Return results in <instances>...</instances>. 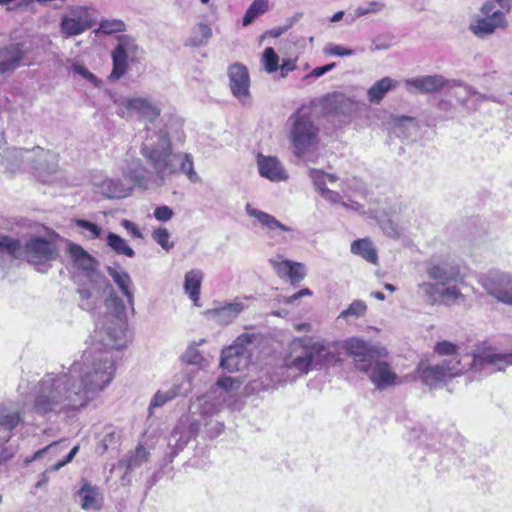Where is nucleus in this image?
Listing matches in <instances>:
<instances>
[{"mask_svg": "<svg viewBox=\"0 0 512 512\" xmlns=\"http://www.w3.org/2000/svg\"><path fill=\"white\" fill-rule=\"evenodd\" d=\"M110 293L105 300L115 317L94 331V343L67 371L47 373L32 390V410L39 415H69L83 409L112 380L114 361L111 350L126 346L125 304L107 282Z\"/></svg>", "mask_w": 512, "mask_h": 512, "instance_id": "nucleus-1", "label": "nucleus"}, {"mask_svg": "<svg viewBox=\"0 0 512 512\" xmlns=\"http://www.w3.org/2000/svg\"><path fill=\"white\" fill-rule=\"evenodd\" d=\"M332 360L334 355L323 342L309 337L296 338L289 344L282 365L251 381V390L260 392L275 389L278 385L295 381L317 366L328 364Z\"/></svg>", "mask_w": 512, "mask_h": 512, "instance_id": "nucleus-2", "label": "nucleus"}, {"mask_svg": "<svg viewBox=\"0 0 512 512\" xmlns=\"http://www.w3.org/2000/svg\"><path fill=\"white\" fill-rule=\"evenodd\" d=\"M141 154L152 169L155 182L164 185L174 175L183 173L197 183L200 178L194 170L193 159L187 153H173L169 135L164 130L148 133L141 146Z\"/></svg>", "mask_w": 512, "mask_h": 512, "instance_id": "nucleus-3", "label": "nucleus"}, {"mask_svg": "<svg viewBox=\"0 0 512 512\" xmlns=\"http://www.w3.org/2000/svg\"><path fill=\"white\" fill-rule=\"evenodd\" d=\"M346 349L355 368L365 374L378 390L397 384L398 375L386 361V348L359 338H351L346 341Z\"/></svg>", "mask_w": 512, "mask_h": 512, "instance_id": "nucleus-4", "label": "nucleus"}, {"mask_svg": "<svg viewBox=\"0 0 512 512\" xmlns=\"http://www.w3.org/2000/svg\"><path fill=\"white\" fill-rule=\"evenodd\" d=\"M0 255L13 259L23 257L39 272H46L50 267L49 262L57 259L58 250L53 242L42 237H33L22 247L18 239L5 236L0 239Z\"/></svg>", "mask_w": 512, "mask_h": 512, "instance_id": "nucleus-5", "label": "nucleus"}, {"mask_svg": "<svg viewBox=\"0 0 512 512\" xmlns=\"http://www.w3.org/2000/svg\"><path fill=\"white\" fill-rule=\"evenodd\" d=\"M287 125L294 155L302 157L317 147L320 129L306 109L301 108L293 113L288 118Z\"/></svg>", "mask_w": 512, "mask_h": 512, "instance_id": "nucleus-6", "label": "nucleus"}, {"mask_svg": "<svg viewBox=\"0 0 512 512\" xmlns=\"http://www.w3.org/2000/svg\"><path fill=\"white\" fill-rule=\"evenodd\" d=\"M143 50L137 44L136 39L127 34L117 37V45L111 52L113 68L108 76L111 82H115L122 78L128 71L129 62L138 60Z\"/></svg>", "mask_w": 512, "mask_h": 512, "instance_id": "nucleus-7", "label": "nucleus"}, {"mask_svg": "<svg viewBox=\"0 0 512 512\" xmlns=\"http://www.w3.org/2000/svg\"><path fill=\"white\" fill-rule=\"evenodd\" d=\"M512 365V354L498 351L497 348L483 343L472 352L471 368L480 373L491 374L503 371Z\"/></svg>", "mask_w": 512, "mask_h": 512, "instance_id": "nucleus-8", "label": "nucleus"}, {"mask_svg": "<svg viewBox=\"0 0 512 512\" xmlns=\"http://www.w3.org/2000/svg\"><path fill=\"white\" fill-rule=\"evenodd\" d=\"M463 371L461 360L445 359L436 365L424 366L420 364L417 367L419 379L430 388L438 387L448 380L458 376Z\"/></svg>", "mask_w": 512, "mask_h": 512, "instance_id": "nucleus-9", "label": "nucleus"}, {"mask_svg": "<svg viewBox=\"0 0 512 512\" xmlns=\"http://www.w3.org/2000/svg\"><path fill=\"white\" fill-rule=\"evenodd\" d=\"M245 211L257 220L266 236L276 243H287L294 239L293 228L281 223L273 215L253 207L250 203L246 204Z\"/></svg>", "mask_w": 512, "mask_h": 512, "instance_id": "nucleus-10", "label": "nucleus"}, {"mask_svg": "<svg viewBox=\"0 0 512 512\" xmlns=\"http://www.w3.org/2000/svg\"><path fill=\"white\" fill-rule=\"evenodd\" d=\"M34 154L46 157L48 161L45 168L39 167V169L51 170L55 167L54 156L51 154V151L46 150L40 146H35L32 149L16 147L8 149L5 153V156L2 157V165L9 172L15 173L22 168H27L28 161L32 159Z\"/></svg>", "mask_w": 512, "mask_h": 512, "instance_id": "nucleus-11", "label": "nucleus"}, {"mask_svg": "<svg viewBox=\"0 0 512 512\" xmlns=\"http://www.w3.org/2000/svg\"><path fill=\"white\" fill-rule=\"evenodd\" d=\"M425 272L431 281L441 286L463 283L464 275L459 264L449 258H431L426 262Z\"/></svg>", "mask_w": 512, "mask_h": 512, "instance_id": "nucleus-12", "label": "nucleus"}, {"mask_svg": "<svg viewBox=\"0 0 512 512\" xmlns=\"http://www.w3.org/2000/svg\"><path fill=\"white\" fill-rule=\"evenodd\" d=\"M95 23L91 8L71 6L68 8V13L61 17L60 31L66 38H70L84 33Z\"/></svg>", "mask_w": 512, "mask_h": 512, "instance_id": "nucleus-13", "label": "nucleus"}, {"mask_svg": "<svg viewBox=\"0 0 512 512\" xmlns=\"http://www.w3.org/2000/svg\"><path fill=\"white\" fill-rule=\"evenodd\" d=\"M249 341L250 337L248 335H241L234 345L224 349L221 355L220 367L230 373L247 369L251 363V355L244 343Z\"/></svg>", "mask_w": 512, "mask_h": 512, "instance_id": "nucleus-14", "label": "nucleus"}, {"mask_svg": "<svg viewBox=\"0 0 512 512\" xmlns=\"http://www.w3.org/2000/svg\"><path fill=\"white\" fill-rule=\"evenodd\" d=\"M114 103L122 105L126 109H132L135 116L149 123H154L162 111L160 103L148 96L118 98L114 99Z\"/></svg>", "mask_w": 512, "mask_h": 512, "instance_id": "nucleus-15", "label": "nucleus"}, {"mask_svg": "<svg viewBox=\"0 0 512 512\" xmlns=\"http://www.w3.org/2000/svg\"><path fill=\"white\" fill-rule=\"evenodd\" d=\"M199 430L200 423L197 420L191 417L181 418L168 439L171 457L176 456L179 451L183 450L189 441L198 435Z\"/></svg>", "mask_w": 512, "mask_h": 512, "instance_id": "nucleus-16", "label": "nucleus"}, {"mask_svg": "<svg viewBox=\"0 0 512 512\" xmlns=\"http://www.w3.org/2000/svg\"><path fill=\"white\" fill-rule=\"evenodd\" d=\"M462 84L457 80H449L443 75H425L405 80L407 90L414 88L417 92L422 94L435 93L445 87L454 88Z\"/></svg>", "mask_w": 512, "mask_h": 512, "instance_id": "nucleus-17", "label": "nucleus"}, {"mask_svg": "<svg viewBox=\"0 0 512 512\" xmlns=\"http://www.w3.org/2000/svg\"><path fill=\"white\" fill-rule=\"evenodd\" d=\"M483 287L498 301L512 305V275L500 272L491 273L484 279Z\"/></svg>", "mask_w": 512, "mask_h": 512, "instance_id": "nucleus-18", "label": "nucleus"}, {"mask_svg": "<svg viewBox=\"0 0 512 512\" xmlns=\"http://www.w3.org/2000/svg\"><path fill=\"white\" fill-rule=\"evenodd\" d=\"M191 390L192 381L189 375L185 374L176 377L168 389L158 390L154 394L149 405V413L152 414L154 408L162 407L176 397L186 396Z\"/></svg>", "mask_w": 512, "mask_h": 512, "instance_id": "nucleus-19", "label": "nucleus"}, {"mask_svg": "<svg viewBox=\"0 0 512 512\" xmlns=\"http://www.w3.org/2000/svg\"><path fill=\"white\" fill-rule=\"evenodd\" d=\"M228 77L232 94L243 101L249 96L250 78L247 68L241 63H234L228 68Z\"/></svg>", "mask_w": 512, "mask_h": 512, "instance_id": "nucleus-20", "label": "nucleus"}, {"mask_svg": "<svg viewBox=\"0 0 512 512\" xmlns=\"http://www.w3.org/2000/svg\"><path fill=\"white\" fill-rule=\"evenodd\" d=\"M25 56L20 43H10L0 47V75L12 73L18 67Z\"/></svg>", "mask_w": 512, "mask_h": 512, "instance_id": "nucleus-21", "label": "nucleus"}, {"mask_svg": "<svg viewBox=\"0 0 512 512\" xmlns=\"http://www.w3.org/2000/svg\"><path fill=\"white\" fill-rule=\"evenodd\" d=\"M355 102L342 93H332L322 100L323 111L328 115L348 116L355 110Z\"/></svg>", "mask_w": 512, "mask_h": 512, "instance_id": "nucleus-22", "label": "nucleus"}, {"mask_svg": "<svg viewBox=\"0 0 512 512\" xmlns=\"http://www.w3.org/2000/svg\"><path fill=\"white\" fill-rule=\"evenodd\" d=\"M506 26L507 20L504 13L497 10L491 16L477 19L474 24L470 25V30L475 36L483 38L493 34L497 28H505Z\"/></svg>", "mask_w": 512, "mask_h": 512, "instance_id": "nucleus-23", "label": "nucleus"}, {"mask_svg": "<svg viewBox=\"0 0 512 512\" xmlns=\"http://www.w3.org/2000/svg\"><path fill=\"white\" fill-rule=\"evenodd\" d=\"M257 165L260 175L270 181L279 182L288 178L283 165L276 157L258 155Z\"/></svg>", "mask_w": 512, "mask_h": 512, "instance_id": "nucleus-24", "label": "nucleus"}, {"mask_svg": "<svg viewBox=\"0 0 512 512\" xmlns=\"http://www.w3.org/2000/svg\"><path fill=\"white\" fill-rule=\"evenodd\" d=\"M67 252L74 265L88 275L94 273L99 265L98 261L85 251L80 245L73 242L67 244Z\"/></svg>", "mask_w": 512, "mask_h": 512, "instance_id": "nucleus-25", "label": "nucleus"}, {"mask_svg": "<svg viewBox=\"0 0 512 512\" xmlns=\"http://www.w3.org/2000/svg\"><path fill=\"white\" fill-rule=\"evenodd\" d=\"M107 273L113 279L115 284L118 286L122 294L126 297L128 304L132 311H134V295H133V283L130 275L123 270L119 264L114 266H108L106 268Z\"/></svg>", "mask_w": 512, "mask_h": 512, "instance_id": "nucleus-26", "label": "nucleus"}, {"mask_svg": "<svg viewBox=\"0 0 512 512\" xmlns=\"http://www.w3.org/2000/svg\"><path fill=\"white\" fill-rule=\"evenodd\" d=\"M96 192L109 199H121L130 195L131 187L120 179L105 178L99 183L95 182Z\"/></svg>", "mask_w": 512, "mask_h": 512, "instance_id": "nucleus-27", "label": "nucleus"}, {"mask_svg": "<svg viewBox=\"0 0 512 512\" xmlns=\"http://www.w3.org/2000/svg\"><path fill=\"white\" fill-rule=\"evenodd\" d=\"M245 306L240 301L226 303L223 306L209 309L206 314L210 315L220 324L231 323L244 310Z\"/></svg>", "mask_w": 512, "mask_h": 512, "instance_id": "nucleus-28", "label": "nucleus"}, {"mask_svg": "<svg viewBox=\"0 0 512 512\" xmlns=\"http://www.w3.org/2000/svg\"><path fill=\"white\" fill-rule=\"evenodd\" d=\"M23 416L18 411L2 410L0 412V442L7 443L13 430L22 422Z\"/></svg>", "mask_w": 512, "mask_h": 512, "instance_id": "nucleus-29", "label": "nucleus"}, {"mask_svg": "<svg viewBox=\"0 0 512 512\" xmlns=\"http://www.w3.org/2000/svg\"><path fill=\"white\" fill-rule=\"evenodd\" d=\"M397 85V81L390 77H383L376 81L367 91V100L371 104H379L385 95Z\"/></svg>", "mask_w": 512, "mask_h": 512, "instance_id": "nucleus-30", "label": "nucleus"}, {"mask_svg": "<svg viewBox=\"0 0 512 512\" xmlns=\"http://www.w3.org/2000/svg\"><path fill=\"white\" fill-rule=\"evenodd\" d=\"M51 154L54 156V161H55V167L51 170L39 169V167L45 168V166L47 165L48 161H47L46 157H42V156L34 154L32 156V159H30L28 161L27 168L32 169L34 171L35 176L43 183L48 182L49 177L54 175L58 170L57 155L52 151H51Z\"/></svg>", "mask_w": 512, "mask_h": 512, "instance_id": "nucleus-31", "label": "nucleus"}, {"mask_svg": "<svg viewBox=\"0 0 512 512\" xmlns=\"http://www.w3.org/2000/svg\"><path fill=\"white\" fill-rule=\"evenodd\" d=\"M78 495L81 497V507L85 510L88 509H100L99 504V489L97 486H92L86 479H82V486L78 491Z\"/></svg>", "mask_w": 512, "mask_h": 512, "instance_id": "nucleus-32", "label": "nucleus"}, {"mask_svg": "<svg viewBox=\"0 0 512 512\" xmlns=\"http://www.w3.org/2000/svg\"><path fill=\"white\" fill-rule=\"evenodd\" d=\"M149 452L142 446L137 447L131 452L126 459L119 461L118 465L120 468L125 469V475L138 468L144 462L148 460Z\"/></svg>", "mask_w": 512, "mask_h": 512, "instance_id": "nucleus-33", "label": "nucleus"}, {"mask_svg": "<svg viewBox=\"0 0 512 512\" xmlns=\"http://www.w3.org/2000/svg\"><path fill=\"white\" fill-rule=\"evenodd\" d=\"M212 37V29L206 23H198L191 30V36L186 41V46H205Z\"/></svg>", "mask_w": 512, "mask_h": 512, "instance_id": "nucleus-34", "label": "nucleus"}, {"mask_svg": "<svg viewBox=\"0 0 512 512\" xmlns=\"http://www.w3.org/2000/svg\"><path fill=\"white\" fill-rule=\"evenodd\" d=\"M123 176L133 185L144 187L146 185L145 168L140 160H134L123 168Z\"/></svg>", "mask_w": 512, "mask_h": 512, "instance_id": "nucleus-35", "label": "nucleus"}, {"mask_svg": "<svg viewBox=\"0 0 512 512\" xmlns=\"http://www.w3.org/2000/svg\"><path fill=\"white\" fill-rule=\"evenodd\" d=\"M202 278L203 273L200 270H191L185 274L184 289L194 302L199 300Z\"/></svg>", "mask_w": 512, "mask_h": 512, "instance_id": "nucleus-36", "label": "nucleus"}, {"mask_svg": "<svg viewBox=\"0 0 512 512\" xmlns=\"http://www.w3.org/2000/svg\"><path fill=\"white\" fill-rule=\"evenodd\" d=\"M351 252L363 257L370 263H376L378 256L372 243L367 239L355 240L351 244Z\"/></svg>", "mask_w": 512, "mask_h": 512, "instance_id": "nucleus-37", "label": "nucleus"}, {"mask_svg": "<svg viewBox=\"0 0 512 512\" xmlns=\"http://www.w3.org/2000/svg\"><path fill=\"white\" fill-rule=\"evenodd\" d=\"M440 289L439 296L441 302L446 306L464 303L466 301L465 295L460 291L459 287L452 283Z\"/></svg>", "mask_w": 512, "mask_h": 512, "instance_id": "nucleus-38", "label": "nucleus"}, {"mask_svg": "<svg viewBox=\"0 0 512 512\" xmlns=\"http://www.w3.org/2000/svg\"><path fill=\"white\" fill-rule=\"evenodd\" d=\"M106 242L107 246L117 255H124L130 258L135 255V251L128 245L127 241L113 232L107 234Z\"/></svg>", "mask_w": 512, "mask_h": 512, "instance_id": "nucleus-39", "label": "nucleus"}, {"mask_svg": "<svg viewBox=\"0 0 512 512\" xmlns=\"http://www.w3.org/2000/svg\"><path fill=\"white\" fill-rule=\"evenodd\" d=\"M80 302L79 306L86 311L94 310L100 303L98 292H94L86 287H80L78 290Z\"/></svg>", "mask_w": 512, "mask_h": 512, "instance_id": "nucleus-40", "label": "nucleus"}, {"mask_svg": "<svg viewBox=\"0 0 512 512\" xmlns=\"http://www.w3.org/2000/svg\"><path fill=\"white\" fill-rule=\"evenodd\" d=\"M268 0H254L243 17V26L250 25L257 17L268 10Z\"/></svg>", "mask_w": 512, "mask_h": 512, "instance_id": "nucleus-41", "label": "nucleus"}, {"mask_svg": "<svg viewBox=\"0 0 512 512\" xmlns=\"http://www.w3.org/2000/svg\"><path fill=\"white\" fill-rule=\"evenodd\" d=\"M124 31H126L124 21L120 19H103L100 21L99 28L95 32L110 35Z\"/></svg>", "mask_w": 512, "mask_h": 512, "instance_id": "nucleus-42", "label": "nucleus"}, {"mask_svg": "<svg viewBox=\"0 0 512 512\" xmlns=\"http://www.w3.org/2000/svg\"><path fill=\"white\" fill-rule=\"evenodd\" d=\"M309 176L313 181L316 189L321 193L324 189H328L326 187V180L328 179L330 182H335L337 177L333 174L325 173L322 170L311 169L309 171Z\"/></svg>", "mask_w": 512, "mask_h": 512, "instance_id": "nucleus-43", "label": "nucleus"}, {"mask_svg": "<svg viewBox=\"0 0 512 512\" xmlns=\"http://www.w3.org/2000/svg\"><path fill=\"white\" fill-rule=\"evenodd\" d=\"M459 347L447 340L438 341L433 348L434 353L439 356H451V359L460 360L458 354Z\"/></svg>", "mask_w": 512, "mask_h": 512, "instance_id": "nucleus-44", "label": "nucleus"}, {"mask_svg": "<svg viewBox=\"0 0 512 512\" xmlns=\"http://www.w3.org/2000/svg\"><path fill=\"white\" fill-rule=\"evenodd\" d=\"M439 286L435 281H425L417 285L419 291L427 298V303L430 305H434L437 302L436 295H439Z\"/></svg>", "mask_w": 512, "mask_h": 512, "instance_id": "nucleus-45", "label": "nucleus"}, {"mask_svg": "<svg viewBox=\"0 0 512 512\" xmlns=\"http://www.w3.org/2000/svg\"><path fill=\"white\" fill-rule=\"evenodd\" d=\"M367 305L362 300H354L347 309L343 310L339 318L348 319L349 317H361L366 313Z\"/></svg>", "mask_w": 512, "mask_h": 512, "instance_id": "nucleus-46", "label": "nucleus"}, {"mask_svg": "<svg viewBox=\"0 0 512 512\" xmlns=\"http://www.w3.org/2000/svg\"><path fill=\"white\" fill-rule=\"evenodd\" d=\"M262 62L268 73H273L279 68V57L272 47L265 48Z\"/></svg>", "mask_w": 512, "mask_h": 512, "instance_id": "nucleus-47", "label": "nucleus"}, {"mask_svg": "<svg viewBox=\"0 0 512 512\" xmlns=\"http://www.w3.org/2000/svg\"><path fill=\"white\" fill-rule=\"evenodd\" d=\"M169 238L170 233L164 227H159L152 232V239L167 252L174 247V242L169 241Z\"/></svg>", "mask_w": 512, "mask_h": 512, "instance_id": "nucleus-48", "label": "nucleus"}, {"mask_svg": "<svg viewBox=\"0 0 512 512\" xmlns=\"http://www.w3.org/2000/svg\"><path fill=\"white\" fill-rule=\"evenodd\" d=\"M210 398H211L210 394H206V395L201 396L198 399L199 406H200V412L204 416L213 415L214 413H216L219 410L220 401H214V402L210 403V401H209Z\"/></svg>", "mask_w": 512, "mask_h": 512, "instance_id": "nucleus-49", "label": "nucleus"}, {"mask_svg": "<svg viewBox=\"0 0 512 512\" xmlns=\"http://www.w3.org/2000/svg\"><path fill=\"white\" fill-rule=\"evenodd\" d=\"M269 263L274 268L275 272L280 278H288L289 271H291V265L293 261L280 260V257H277L269 259Z\"/></svg>", "mask_w": 512, "mask_h": 512, "instance_id": "nucleus-50", "label": "nucleus"}, {"mask_svg": "<svg viewBox=\"0 0 512 512\" xmlns=\"http://www.w3.org/2000/svg\"><path fill=\"white\" fill-rule=\"evenodd\" d=\"M385 7V3L381 1H371L366 6L356 8L355 15L356 17H362L367 14H377L383 11Z\"/></svg>", "mask_w": 512, "mask_h": 512, "instance_id": "nucleus-51", "label": "nucleus"}, {"mask_svg": "<svg viewBox=\"0 0 512 512\" xmlns=\"http://www.w3.org/2000/svg\"><path fill=\"white\" fill-rule=\"evenodd\" d=\"M182 359L184 362L200 366L204 360L203 356L200 354V351L195 346H190L182 355Z\"/></svg>", "mask_w": 512, "mask_h": 512, "instance_id": "nucleus-52", "label": "nucleus"}, {"mask_svg": "<svg viewBox=\"0 0 512 512\" xmlns=\"http://www.w3.org/2000/svg\"><path fill=\"white\" fill-rule=\"evenodd\" d=\"M306 276L305 267L302 263L293 262L291 271H289L288 279L291 284L296 285L300 283Z\"/></svg>", "mask_w": 512, "mask_h": 512, "instance_id": "nucleus-53", "label": "nucleus"}, {"mask_svg": "<svg viewBox=\"0 0 512 512\" xmlns=\"http://www.w3.org/2000/svg\"><path fill=\"white\" fill-rule=\"evenodd\" d=\"M239 387V381L232 377H221L211 389V393L215 392V388H221L225 392L233 391Z\"/></svg>", "mask_w": 512, "mask_h": 512, "instance_id": "nucleus-54", "label": "nucleus"}, {"mask_svg": "<svg viewBox=\"0 0 512 512\" xmlns=\"http://www.w3.org/2000/svg\"><path fill=\"white\" fill-rule=\"evenodd\" d=\"M75 224L78 227L90 232L91 238H93V239L98 238L101 234V228L97 224L92 223L90 221L83 220V219H77L75 221Z\"/></svg>", "mask_w": 512, "mask_h": 512, "instance_id": "nucleus-55", "label": "nucleus"}, {"mask_svg": "<svg viewBox=\"0 0 512 512\" xmlns=\"http://www.w3.org/2000/svg\"><path fill=\"white\" fill-rule=\"evenodd\" d=\"M224 429V425L216 420H210L205 423V433L209 438L219 436Z\"/></svg>", "mask_w": 512, "mask_h": 512, "instance_id": "nucleus-56", "label": "nucleus"}, {"mask_svg": "<svg viewBox=\"0 0 512 512\" xmlns=\"http://www.w3.org/2000/svg\"><path fill=\"white\" fill-rule=\"evenodd\" d=\"M394 123L396 129L407 128L416 130L417 128L415 118L410 116H397L394 118Z\"/></svg>", "mask_w": 512, "mask_h": 512, "instance_id": "nucleus-57", "label": "nucleus"}, {"mask_svg": "<svg viewBox=\"0 0 512 512\" xmlns=\"http://www.w3.org/2000/svg\"><path fill=\"white\" fill-rule=\"evenodd\" d=\"M325 53L335 56H351L355 53L353 49L341 45H329L324 49Z\"/></svg>", "mask_w": 512, "mask_h": 512, "instance_id": "nucleus-58", "label": "nucleus"}, {"mask_svg": "<svg viewBox=\"0 0 512 512\" xmlns=\"http://www.w3.org/2000/svg\"><path fill=\"white\" fill-rule=\"evenodd\" d=\"M154 217L159 221L166 222L173 217V211L166 205L159 206L154 210Z\"/></svg>", "mask_w": 512, "mask_h": 512, "instance_id": "nucleus-59", "label": "nucleus"}, {"mask_svg": "<svg viewBox=\"0 0 512 512\" xmlns=\"http://www.w3.org/2000/svg\"><path fill=\"white\" fill-rule=\"evenodd\" d=\"M383 231L390 237H399L397 225L394 224L393 220L386 219L380 222Z\"/></svg>", "mask_w": 512, "mask_h": 512, "instance_id": "nucleus-60", "label": "nucleus"}, {"mask_svg": "<svg viewBox=\"0 0 512 512\" xmlns=\"http://www.w3.org/2000/svg\"><path fill=\"white\" fill-rule=\"evenodd\" d=\"M79 450V446H74L71 451L67 454V456L65 457L64 460L62 461H59L57 462L56 464H54L51 468V470L53 471H57L59 470L61 467H63L64 465H66L67 463L71 462L72 459L75 457V455L77 454Z\"/></svg>", "mask_w": 512, "mask_h": 512, "instance_id": "nucleus-61", "label": "nucleus"}, {"mask_svg": "<svg viewBox=\"0 0 512 512\" xmlns=\"http://www.w3.org/2000/svg\"><path fill=\"white\" fill-rule=\"evenodd\" d=\"M79 450V446H74L71 451L67 454V456L65 457L64 460L62 461H59L57 462L56 464H54L51 468V470L53 471H57L59 470L61 467H63L64 465H66L67 463L71 462L72 459L75 457V455L77 454Z\"/></svg>", "mask_w": 512, "mask_h": 512, "instance_id": "nucleus-62", "label": "nucleus"}, {"mask_svg": "<svg viewBox=\"0 0 512 512\" xmlns=\"http://www.w3.org/2000/svg\"><path fill=\"white\" fill-rule=\"evenodd\" d=\"M74 71L76 73L80 74L81 76H83L85 79H87L90 82L94 83L96 86L98 85L97 84V82H98L97 77L92 72H90L88 69H86L85 67L80 66V65H76L74 67Z\"/></svg>", "mask_w": 512, "mask_h": 512, "instance_id": "nucleus-63", "label": "nucleus"}, {"mask_svg": "<svg viewBox=\"0 0 512 512\" xmlns=\"http://www.w3.org/2000/svg\"><path fill=\"white\" fill-rule=\"evenodd\" d=\"M121 224L126 229V231L129 234H131L133 237H135V238H142L143 237V235L140 232V230L137 228L135 223H133L132 221L125 219V220L122 221Z\"/></svg>", "mask_w": 512, "mask_h": 512, "instance_id": "nucleus-64", "label": "nucleus"}]
</instances>
